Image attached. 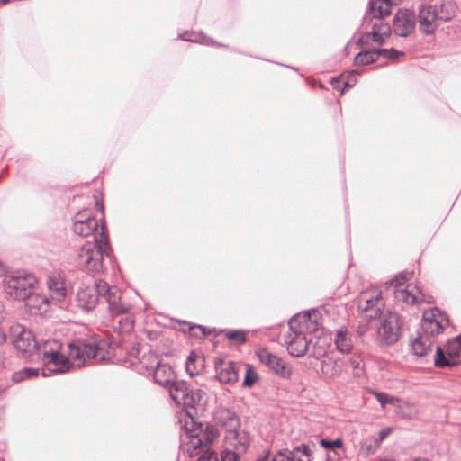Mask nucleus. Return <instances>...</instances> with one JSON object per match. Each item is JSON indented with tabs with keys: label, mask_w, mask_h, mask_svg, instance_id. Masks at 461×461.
Returning a JSON list of instances; mask_svg holds the SVG:
<instances>
[{
	"label": "nucleus",
	"mask_w": 461,
	"mask_h": 461,
	"mask_svg": "<svg viewBox=\"0 0 461 461\" xmlns=\"http://www.w3.org/2000/svg\"><path fill=\"white\" fill-rule=\"evenodd\" d=\"M358 333H359V335H361V336H362V335H364V334L366 333V328H363V329H362V328H359V329H358Z\"/></svg>",
	"instance_id": "8fccbe9b"
},
{
	"label": "nucleus",
	"mask_w": 461,
	"mask_h": 461,
	"mask_svg": "<svg viewBox=\"0 0 461 461\" xmlns=\"http://www.w3.org/2000/svg\"><path fill=\"white\" fill-rule=\"evenodd\" d=\"M197 461H218L215 452L206 448L203 453L198 457Z\"/></svg>",
	"instance_id": "79ce46f5"
},
{
	"label": "nucleus",
	"mask_w": 461,
	"mask_h": 461,
	"mask_svg": "<svg viewBox=\"0 0 461 461\" xmlns=\"http://www.w3.org/2000/svg\"><path fill=\"white\" fill-rule=\"evenodd\" d=\"M3 306L2 304L0 303V321L4 319V314H3V310H2ZM6 340V335H5V330H3V328L0 326V345L5 343Z\"/></svg>",
	"instance_id": "37998d69"
},
{
	"label": "nucleus",
	"mask_w": 461,
	"mask_h": 461,
	"mask_svg": "<svg viewBox=\"0 0 461 461\" xmlns=\"http://www.w3.org/2000/svg\"><path fill=\"white\" fill-rule=\"evenodd\" d=\"M437 5H422L419 10V23L420 30L426 33H432L437 28Z\"/></svg>",
	"instance_id": "5701e85b"
},
{
	"label": "nucleus",
	"mask_w": 461,
	"mask_h": 461,
	"mask_svg": "<svg viewBox=\"0 0 461 461\" xmlns=\"http://www.w3.org/2000/svg\"><path fill=\"white\" fill-rule=\"evenodd\" d=\"M151 375L157 384L168 387V390L172 384L176 382L174 380L175 374L171 366L167 364H163L162 362L156 366Z\"/></svg>",
	"instance_id": "bb28decb"
},
{
	"label": "nucleus",
	"mask_w": 461,
	"mask_h": 461,
	"mask_svg": "<svg viewBox=\"0 0 461 461\" xmlns=\"http://www.w3.org/2000/svg\"><path fill=\"white\" fill-rule=\"evenodd\" d=\"M75 234L82 237H93V241L82 245L77 255V263L85 270L99 273L103 270L104 256H108L109 243L104 225L99 227L98 221L90 215H78L73 223Z\"/></svg>",
	"instance_id": "f03ea898"
},
{
	"label": "nucleus",
	"mask_w": 461,
	"mask_h": 461,
	"mask_svg": "<svg viewBox=\"0 0 461 461\" xmlns=\"http://www.w3.org/2000/svg\"><path fill=\"white\" fill-rule=\"evenodd\" d=\"M216 378L221 384H234L238 381L239 375L236 364L223 358L215 361Z\"/></svg>",
	"instance_id": "4be33fe9"
},
{
	"label": "nucleus",
	"mask_w": 461,
	"mask_h": 461,
	"mask_svg": "<svg viewBox=\"0 0 461 461\" xmlns=\"http://www.w3.org/2000/svg\"><path fill=\"white\" fill-rule=\"evenodd\" d=\"M259 361L269 367L275 374L282 378L289 379L292 375V367L283 358L272 354L265 348L257 351Z\"/></svg>",
	"instance_id": "dca6fc26"
},
{
	"label": "nucleus",
	"mask_w": 461,
	"mask_h": 461,
	"mask_svg": "<svg viewBox=\"0 0 461 461\" xmlns=\"http://www.w3.org/2000/svg\"><path fill=\"white\" fill-rule=\"evenodd\" d=\"M320 445L327 450H332L336 448H341L343 446V442L340 438H336L334 440L322 438L320 440Z\"/></svg>",
	"instance_id": "4c0bfd02"
},
{
	"label": "nucleus",
	"mask_w": 461,
	"mask_h": 461,
	"mask_svg": "<svg viewBox=\"0 0 461 461\" xmlns=\"http://www.w3.org/2000/svg\"><path fill=\"white\" fill-rule=\"evenodd\" d=\"M334 344L339 352L343 354H348L351 352L354 347L352 340V335L346 328H340L335 331L334 334Z\"/></svg>",
	"instance_id": "cd10ccee"
},
{
	"label": "nucleus",
	"mask_w": 461,
	"mask_h": 461,
	"mask_svg": "<svg viewBox=\"0 0 461 461\" xmlns=\"http://www.w3.org/2000/svg\"><path fill=\"white\" fill-rule=\"evenodd\" d=\"M26 306L33 315H44L46 314L50 307V300L46 295L34 293L31 294L26 297Z\"/></svg>",
	"instance_id": "393cba45"
},
{
	"label": "nucleus",
	"mask_w": 461,
	"mask_h": 461,
	"mask_svg": "<svg viewBox=\"0 0 461 461\" xmlns=\"http://www.w3.org/2000/svg\"><path fill=\"white\" fill-rule=\"evenodd\" d=\"M371 393L379 402L383 408H384L388 404L395 407H400L399 403L401 402V400L398 397H394L384 393H380L376 391H372Z\"/></svg>",
	"instance_id": "473e14b6"
},
{
	"label": "nucleus",
	"mask_w": 461,
	"mask_h": 461,
	"mask_svg": "<svg viewBox=\"0 0 461 461\" xmlns=\"http://www.w3.org/2000/svg\"><path fill=\"white\" fill-rule=\"evenodd\" d=\"M199 328L203 330V333L204 334L205 333L204 329L203 327H201V326H199Z\"/></svg>",
	"instance_id": "5fc2aeb1"
},
{
	"label": "nucleus",
	"mask_w": 461,
	"mask_h": 461,
	"mask_svg": "<svg viewBox=\"0 0 461 461\" xmlns=\"http://www.w3.org/2000/svg\"><path fill=\"white\" fill-rule=\"evenodd\" d=\"M172 400L184 408H203L206 403V394L201 389H189L186 383L177 381L170 386Z\"/></svg>",
	"instance_id": "0eeeda50"
},
{
	"label": "nucleus",
	"mask_w": 461,
	"mask_h": 461,
	"mask_svg": "<svg viewBox=\"0 0 461 461\" xmlns=\"http://www.w3.org/2000/svg\"><path fill=\"white\" fill-rule=\"evenodd\" d=\"M181 38L186 41L198 42L204 45H217L212 39L205 36L203 32H186L181 35Z\"/></svg>",
	"instance_id": "2f4dec72"
},
{
	"label": "nucleus",
	"mask_w": 461,
	"mask_h": 461,
	"mask_svg": "<svg viewBox=\"0 0 461 461\" xmlns=\"http://www.w3.org/2000/svg\"><path fill=\"white\" fill-rule=\"evenodd\" d=\"M456 5L453 0H444L438 6L437 5V17L438 21H448L456 14Z\"/></svg>",
	"instance_id": "c756f323"
},
{
	"label": "nucleus",
	"mask_w": 461,
	"mask_h": 461,
	"mask_svg": "<svg viewBox=\"0 0 461 461\" xmlns=\"http://www.w3.org/2000/svg\"><path fill=\"white\" fill-rule=\"evenodd\" d=\"M39 375L38 368L25 367L13 374L12 381L14 383H20L25 379L36 377Z\"/></svg>",
	"instance_id": "72a5a7b5"
},
{
	"label": "nucleus",
	"mask_w": 461,
	"mask_h": 461,
	"mask_svg": "<svg viewBox=\"0 0 461 461\" xmlns=\"http://www.w3.org/2000/svg\"><path fill=\"white\" fill-rule=\"evenodd\" d=\"M321 371L326 377L334 378L340 375L342 366L339 361L327 357L321 363Z\"/></svg>",
	"instance_id": "c85d7f7f"
},
{
	"label": "nucleus",
	"mask_w": 461,
	"mask_h": 461,
	"mask_svg": "<svg viewBox=\"0 0 461 461\" xmlns=\"http://www.w3.org/2000/svg\"><path fill=\"white\" fill-rule=\"evenodd\" d=\"M320 325V313L316 310L298 313L289 321L290 330L303 335L317 331Z\"/></svg>",
	"instance_id": "9b49d317"
},
{
	"label": "nucleus",
	"mask_w": 461,
	"mask_h": 461,
	"mask_svg": "<svg viewBox=\"0 0 461 461\" xmlns=\"http://www.w3.org/2000/svg\"><path fill=\"white\" fill-rule=\"evenodd\" d=\"M383 308L384 301L380 292L375 293L372 296H369L367 293L361 295L358 310L364 319L367 321H372L376 318L382 319L386 315Z\"/></svg>",
	"instance_id": "f8f14e48"
},
{
	"label": "nucleus",
	"mask_w": 461,
	"mask_h": 461,
	"mask_svg": "<svg viewBox=\"0 0 461 461\" xmlns=\"http://www.w3.org/2000/svg\"><path fill=\"white\" fill-rule=\"evenodd\" d=\"M36 282L33 275L17 272L5 277L4 288L10 297L17 300H25L34 290Z\"/></svg>",
	"instance_id": "6e6552de"
},
{
	"label": "nucleus",
	"mask_w": 461,
	"mask_h": 461,
	"mask_svg": "<svg viewBox=\"0 0 461 461\" xmlns=\"http://www.w3.org/2000/svg\"><path fill=\"white\" fill-rule=\"evenodd\" d=\"M343 83L344 86L341 88V93L345 91L348 87H352L356 82V72L353 71L351 75L347 77V79H345L344 76H341L340 77L335 78L332 81L333 87L339 90L340 89V84Z\"/></svg>",
	"instance_id": "f704fd0d"
},
{
	"label": "nucleus",
	"mask_w": 461,
	"mask_h": 461,
	"mask_svg": "<svg viewBox=\"0 0 461 461\" xmlns=\"http://www.w3.org/2000/svg\"><path fill=\"white\" fill-rule=\"evenodd\" d=\"M246 375L243 380L244 387H251L258 379L257 372L254 370L251 365H246Z\"/></svg>",
	"instance_id": "c9c22d12"
},
{
	"label": "nucleus",
	"mask_w": 461,
	"mask_h": 461,
	"mask_svg": "<svg viewBox=\"0 0 461 461\" xmlns=\"http://www.w3.org/2000/svg\"><path fill=\"white\" fill-rule=\"evenodd\" d=\"M351 367L357 371L356 375H358L363 367V361L360 357L353 356L349 358Z\"/></svg>",
	"instance_id": "a19ab883"
},
{
	"label": "nucleus",
	"mask_w": 461,
	"mask_h": 461,
	"mask_svg": "<svg viewBox=\"0 0 461 461\" xmlns=\"http://www.w3.org/2000/svg\"><path fill=\"white\" fill-rule=\"evenodd\" d=\"M37 348L44 365L42 376L52 374L66 373L72 368H79L88 362H104L109 358V351L104 343L73 341L64 347L59 340L49 339Z\"/></svg>",
	"instance_id": "f257e3e1"
},
{
	"label": "nucleus",
	"mask_w": 461,
	"mask_h": 461,
	"mask_svg": "<svg viewBox=\"0 0 461 461\" xmlns=\"http://www.w3.org/2000/svg\"><path fill=\"white\" fill-rule=\"evenodd\" d=\"M402 55L403 52L398 51L394 49H373L369 50L360 51L355 57L354 62L355 65L357 66H365L375 61L379 57L394 60Z\"/></svg>",
	"instance_id": "f3484780"
},
{
	"label": "nucleus",
	"mask_w": 461,
	"mask_h": 461,
	"mask_svg": "<svg viewBox=\"0 0 461 461\" xmlns=\"http://www.w3.org/2000/svg\"><path fill=\"white\" fill-rule=\"evenodd\" d=\"M47 287L51 301L62 302L68 293V287L64 276L59 273H52L48 276Z\"/></svg>",
	"instance_id": "aec40b11"
},
{
	"label": "nucleus",
	"mask_w": 461,
	"mask_h": 461,
	"mask_svg": "<svg viewBox=\"0 0 461 461\" xmlns=\"http://www.w3.org/2000/svg\"><path fill=\"white\" fill-rule=\"evenodd\" d=\"M231 447H225V449L221 452V461H239V453L235 449H230Z\"/></svg>",
	"instance_id": "58836bf2"
},
{
	"label": "nucleus",
	"mask_w": 461,
	"mask_h": 461,
	"mask_svg": "<svg viewBox=\"0 0 461 461\" xmlns=\"http://www.w3.org/2000/svg\"><path fill=\"white\" fill-rule=\"evenodd\" d=\"M124 321H125V325H126L125 330H131L133 327V321L131 320H130L129 318H125Z\"/></svg>",
	"instance_id": "49530a36"
},
{
	"label": "nucleus",
	"mask_w": 461,
	"mask_h": 461,
	"mask_svg": "<svg viewBox=\"0 0 461 461\" xmlns=\"http://www.w3.org/2000/svg\"><path fill=\"white\" fill-rule=\"evenodd\" d=\"M375 447H373L371 444L365 445L363 447V449L366 455L373 454L375 452Z\"/></svg>",
	"instance_id": "a18cd8bd"
},
{
	"label": "nucleus",
	"mask_w": 461,
	"mask_h": 461,
	"mask_svg": "<svg viewBox=\"0 0 461 461\" xmlns=\"http://www.w3.org/2000/svg\"><path fill=\"white\" fill-rule=\"evenodd\" d=\"M191 368H197L195 364L194 366H191Z\"/></svg>",
	"instance_id": "6e6d98bb"
},
{
	"label": "nucleus",
	"mask_w": 461,
	"mask_h": 461,
	"mask_svg": "<svg viewBox=\"0 0 461 461\" xmlns=\"http://www.w3.org/2000/svg\"><path fill=\"white\" fill-rule=\"evenodd\" d=\"M411 277V273L410 272H402L395 276V277L391 280V285H394V296L398 301H402L407 304H415L419 305L423 303H430L432 302V296L427 295L420 288L415 285L409 284L405 287H402L403 284L410 280Z\"/></svg>",
	"instance_id": "423d86ee"
},
{
	"label": "nucleus",
	"mask_w": 461,
	"mask_h": 461,
	"mask_svg": "<svg viewBox=\"0 0 461 461\" xmlns=\"http://www.w3.org/2000/svg\"><path fill=\"white\" fill-rule=\"evenodd\" d=\"M5 390H6V385L3 383H0V398L3 397Z\"/></svg>",
	"instance_id": "de8ad7c7"
},
{
	"label": "nucleus",
	"mask_w": 461,
	"mask_h": 461,
	"mask_svg": "<svg viewBox=\"0 0 461 461\" xmlns=\"http://www.w3.org/2000/svg\"><path fill=\"white\" fill-rule=\"evenodd\" d=\"M5 273V267L3 262L0 261V276H2Z\"/></svg>",
	"instance_id": "09e8293b"
},
{
	"label": "nucleus",
	"mask_w": 461,
	"mask_h": 461,
	"mask_svg": "<svg viewBox=\"0 0 461 461\" xmlns=\"http://www.w3.org/2000/svg\"><path fill=\"white\" fill-rule=\"evenodd\" d=\"M402 0H371L364 16L361 32L366 41L382 44L391 34L389 23L384 22V17L392 13V7L398 5Z\"/></svg>",
	"instance_id": "20e7f679"
},
{
	"label": "nucleus",
	"mask_w": 461,
	"mask_h": 461,
	"mask_svg": "<svg viewBox=\"0 0 461 461\" xmlns=\"http://www.w3.org/2000/svg\"><path fill=\"white\" fill-rule=\"evenodd\" d=\"M392 429L390 428L384 429L380 431L378 438L376 441V446L379 445L381 441H383L390 433Z\"/></svg>",
	"instance_id": "c03bdc74"
},
{
	"label": "nucleus",
	"mask_w": 461,
	"mask_h": 461,
	"mask_svg": "<svg viewBox=\"0 0 461 461\" xmlns=\"http://www.w3.org/2000/svg\"><path fill=\"white\" fill-rule=\"evenodd\" d=\"M100 296H104L113 315L127 312L129 307L121 303V292L117 288H111L106 282L96 280L94 284H82L77 293V303L85 311L95 308Z\"/></svg>",
	"instance_id": "7ed1b4c3"
},
{
	"label": "nucleus",
	"mask_w": 461,
	"mask_h": 461,
	"mask_svg": "<svg viewBox=\"0 0 461 461\" xmlns=\"http://www.w3.org/2000/svg\"><path fill=\"white\" fill-rule=\"evenodd\" d=\"M0 2L6 4V3L10 2V0H0Z\"/></svg>",
	"instance_id": "864d4df0"
},
{
	"label": "nucleus",
	"mask_w": 461,
	"mask_h": 461,
	"mask_svg": "<svg viewBox=\"0 0 461 461\" xmlns=\"http://www.w3.org/2000/svg\"><path fill=\"white\" fill-rule=\"evenodd\" d=\"M215 422L224 429L225 434L240 426V417L230 409H220L215 413Z\"/></svg>",
	"instance_id": "a878e982"
},
{
	"label": "nucleus",
	"mask_w": 461,
	"mask_h": 461,
	"mask_svg": "<svg viewBox=\"0 0 461 461\" xmlns=\"http://www.w3.org/2000/svg\"><path fill=\"white\" fill-rule=\"evenodd\" d=\"M9 330L12 342L18 350L32 353L37 348L38 342L30 330L19 323L13 324Z\"/></svg>",
	"instance_id": "ddd939ff"
},
{
	"label": "nucleus",
	"mask_w": 461,
	"mask_h": 461,
	"mask_svg": "<svg viewBox=\"0 0 461 461\" xmlns=\"http://www.w3.org/2000/svg\"><path fill=\"white\" fill-rule=\"evenodd\" d=\"M96 205L99 206L100 210L101 211H104V206L103 204H99L98 203H96Z\"/></svg>",
	"instance_id": "603ef678"
},
{
	"label": "nucleus",
	"mask_w": 461,
	"mask_h": 461,
	"mask_svg": "<svg viewBox=\"0 0 461 461\" xmlns=\"http://www.w3.org/2000/svg\"><path fill=\"white\" fill-rule=\"evenodd\" d=\"M218 437L216 429L212 426L203 429L201 423H196L190 416L185 421L183 432L180 435V447L189 456L197 454V450L207 447Z\"/></svg>",
	"instance_id": "39448f33"
},
{
	"label": "nucleus",
	"mask_w": 461,
	"mask_h": 461,
	"mask_svg": "<svg viewBox=\"0 0 461 461\" xmlns=\"http://www.w3.org/2000/svg\"><path fill=\"white\" fill-rule=\"evenodd\" d=\"M448 325L449 320L447 314L438 308H429L423 312L421 330L426 336H437Z\"/></svg>",
	"instance_id": "9d476101"
},
{
	"label": "nucleus",
	"mask_w": 461,
	"mask_h": 461,
	"mask_svg": "<svg viewBox=\"0 0 461 461\" xmlns=\"http://www.w3.org/2000/svg\"><path fill=\"white\" fill-rule=\"evenodd\" d=\"M284 341L289 354L293 357H300L307 352L309 341L302 333L290 330L287 334L284 335Z\"/></svg>",
	"instance_id": "412c9836"
},
{
	"label": "nucleus",
	"mask_w": 461,
	"mask_h": 461,
	"mask_svg": "<svg viewBox=\"0 0 461 461\" xmlns=\"http://www.w3.org/2000/svg\"><path fill=\"white\" fill-rule=\"evenodd\" d=\"M249 433L240 426L234 430L228 431L224 436V444L227 447H231L238 452L244 453L250 445Z\"/></svg>",
	"instance_id": "6ab92c4d"
},
{
	"label": "nucleus",
	"mask_w": 461,
	"mask_h": 461,
	"mask_svg": "<svg viewBox=\"0 0 461 461\" xmlns=\"http://www.w3.org/2000/svg\"><path fill=\"white\" fill-rule=\"evenodd\" d=\"M225 336L238 344H243L246 341V332L243 330H228Z\"/></svg>",
	"instance_id": "e433bc0d"
},
{
	"label": "nucleus",
	"mask_w": 461,
	"mask_h": 461,
	"mask_svg": "<svg viewBox=\"0 0 461 461\" xmlns=\"http://www.w3.org/2000/svg\"><path fill=\"white\" fill-rule=\"evenodd\" d=\"M461 353V335L450 339L447 343V358L440 347H437L434 363L438 367L456 366L458 365L456 359Z\"/></svg>",
	"instance_id": "2eb2a0df"
},
{
	"label": "nucleus",
	"mask_w": 461,
	"mask_h": 461,
	"mask_svg": "<svg viewBox=\"0 0 461 461\" xmlns=\"http://www.w3.org/2000/svg\"><path fill=\"white\" fill-rule=\"evenodd\" d=\"M267 459H268L267 456H265L260 458H258L256 461H267Z\"/></svg>",
	"instance_id": "3c124183"
},
{
	"label": "nucleus",
	"mask_w": 461,
	"mask_h": 461,
	"mask_svg": "<svg viewBox=\"0 0 461 461\" xmlns=\"http://www.w3.org/2000/svg\"><path fill=\"white\" fill-rule=\"evenodd\" d=\"M196 358H197V356L194 353H191L188 356L186 363H185L186 372L191 376H194L195 375H197L199 373V369L198 368H191V366H194L195 364Z\"/></svg>",
	"instance_id": "ea45409f"
},
{
	"label": "nucleus",
	"mask_w": 461,
	"mask_h": 461,
	"mask_svg": "<svg viewBox=\"0 0 461 461\" xmlns=\"http://www.w3.org/2000/svg\"><path fill=\"white\" fill-rule=\"evenodd\" d=\"M311 447L309 444H302L292 451L285 448L276 453L272 461H310Z\"/></svg>",
	"instance_id": "b1692460"
},
{
	"label": "nucleus",
	"mask_w": 461,
	"mask_h": 461,
	"mask_svg": "<svg viewBox=\"0 0 461 461\" xmlns=\"http://www.w3.org/2000/svg\"><path fill=\"white\" fill-rule=\"evenodd\" d=\"M412 349L417 356L423 357L432 350V340L423 335H420L412 341Z\"/></svg>",
	"instance_id": "7c9ffc66"
},
{
	"label": "nucleus",
	"mask_w": 461,
	"mask_h": 461,
	"mask_svg": "<svg viewBox=\"0 0 461 461\" xmlns=\"http://www.w3.org/2000/svg\"><path fill=\"white\" fill-rule=\"evenodd\" d=\"M128 361L139 373L149 375L161 362L159 357L149 348L133 346L127 354Z\"/></svg>",
	"instance_id": "1a4fd4ad"
},
{
	"label": "nucleus",
	"mask_w": 461,
	"mask_h": 461,
	"mask_svg": "<svg viewBox=\"0 0 461 461\" xmlns=\"http://www.w3.org/2000/svg\"><path fill=\"white\" fill-rule=\"evenodd\" d=\"M399 318L395 312H386L377 330L378 338L385 345H393L399 339Z\"/></svg>",
	"instance_id": "4468645a"
},
{
	"label": "nucleus",
	"mask_w": 461,
	"mask_h": 461,
	"mask_svg": "<svg viewBox=\"0 0 461 461\" xmlns=\"http://www.w3.org/2000/svg\"><path fill=\"white\" fill-rule=\"evenodd\" d=\"M415 15L407 9L399 10L393 18V32L400 37H407L415 28Z\"/></svg>",
	"instance_id": "a211bd4d"
}]
</instances>
